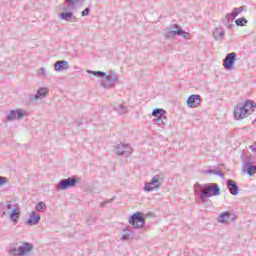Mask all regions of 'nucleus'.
<instances>
[{
	"label": "nucleus",
	"instance_id": "13",
	"mask_svg": "<svg viewBox=\"0 0 256 256\" xmlns=\"http://www.w3.org/2000/svg\"><path fill=\"white\" fill-rule=\"evenodd\" d=\"M49 94V89L41 87L37 90L36 94L31 96V101H43L45 97Z\"/></svg>",
	"mask_w": 256,
	"mask_h": 256
},
{
	"label": "nucleus",
	"instance_id": "21",
	"mask_svg": "<svg viewBox=\"0 0 256 256\" xmlns=\"http://www.w3.org/2000/svg\"><path fill=\"white\" fill-rule=\"evenodd\" d=\"M124 235L121 236V241H129L131 235H133V229L131 227L127 226L122 229Z\"/></svg>",
	"mask_w": 256,
	"mask_h": 256
},
{
	"label": "nucleus",
	"instance_id": "33",
	"mask_svg": "<svg viewBox=\"0 0 256 256\" xmlns=\"http://www.w3.org/2000/svg\"><path fill=\"white\" fill-rule=\"evenodd\" d=\"M214 175H218V177H223V173H221L219 170L217 169H213V172H212Z\"/></svg>",
	"mask_w": 256,
	"mask_h": 256
},
{
	"label": "nucleus",
	"instance_id": "19",
	"mask_svg": "<svg viewBox=\"0 0 256 256\" xmlns=\"http://www.w3.org/2000/svg\"><path fill=\"white\" fill-rule=\"evenodd\" d=\"M243 9H245V6L234 8L232 13L226 14L227 21H233V19H235V17H237L239 13H243Z\"/></svg>",
	"mask_w": 256,
	"mask_h": 256
},
{
	"label": "nucleus",
	"instance_id": "8",
	"mask_svg": "<svg viewBox=\"0 0 256 256\" xmlns=\"http://www.w3.org/2000/svg\"><path fill=\"white\" fill-rule=\"evenodd\" d=\"M128 223L134 228V229H141V227L145 226V218H143V213L136 212L134 213L129 219Z\"/></svg>",
	"mask_w": 256,
	"mask_h": 256
},
{
	"label": "nucleus",
	"instance_id": "17",
	"mask_svg": "<svg viewBox=\"0 0 256 256\" xmlns=\"http://www.w3.org/2000/svg\"><path fill=\"white\" fill-rule=\"evenodd\" d=\"M227 189L230 191L231 195H239V186L237 185V182L227 180Z\"/></svg>",
	"mask_w": 256,
	"mask_h": 256
},
{
	"label": "nucleus",
	"instance_id": "11",
	"mask_svg": "<svg viewBox=\"0 0 256 256\" xmlns=\"http://www.w3.org/2000/svg\"><path fill=\"white\" fill-rule=\"evenodd\" d=\"M117 155H125L126 157L131 155V153H133V148H131V146L129 144H117L114 147Z\"/></svg>",
	"mask_w": 256,
	"mask_h": 256
},
{
	"label": "nucleus",
	"instance_id": "26",
	"mask_svg": "<svg viewBox=\"0 0 256 256\" xmlns=\"http://www.w3.org/2000/svg\"><path fill=\"white\" fill-rule=\"evenodd\" d=\"M116 111L117 113H119V115H125V113H127V108L126 106H124L123 104H119L118 106H116Z\"/></svg>",
	"mask_w": 256,
	"mask_h": 256
},
{
	"label": "nucleus",
	"instance_id": "9",
	"mask_svg": "<svg viewBox=\"0 0 256 256\" xmlns=\"http://www.w3.org/2000/svg\"><path fill=\"white\" fill-rule=\"evenodd\" d=\"M29 113L23 109L12 110L7 115V121H21V119L28 117Z\"/></svg>",
	"mask_w": 256,
	"mask_h": 256
},
{
	"label": "nucleus",
	"instance_id": "22",
	"mask_svg": "<svg viewBox=\"0 0 256 256\" xmlns=\"http://www.w3.org/2000/svg\"><path fill=\"white\" fill-rule=\"evenodd\" d=\"M247 171V174L250 175V177H253L256 173V166L252 165L251 163H246V165L243 167V171Z\"/></svg>",
	"mask_w": 256,
	"mask_h": 256
},
{
	"label": "nucleus",
	"instance_id": "28",
	"mask_svg": "<svg viewBox=\"0 0 256 256\" xmlns=\"http://www.w3.org/2000/svg\"><path fill=\"white\" fill-rule=\"evenodd\" d=\"M155 121L159 127H163V125H167V118L165 117L163 118V116L160 118H156Z\"/></svg>",
	"mask_w": 256,
	"mask_h": 256
},
{
	"label": "nucleus",
	"instance_id": "6",
	"mask_svg": "<svg viewBox=\"0 0 256 256\" xmlns=\"http://www.w3.org/2000/svg\"><path fill=\"white\" fill-rule=\"evenodd\" d=\"M33 249H35V246H33V244L28 242H22L19 247H11L8 252L10 255L13 256H31L33 255Z\"/></svg>",
	"mask_w": 256,
	"mask_h": 256
},
{
	"label": "nucleus",
	"instance_id": "7",
	"mask_svg": "<svg viewBox=\"0 0 256 256\" xmlns=\"http://www.w3.org/2000/svg\"><path fill=\"white\" fill-rule=\"evenodd\" d=\"M164 177L163 174H156L152 177L149 182L145 183L144 191L146 193H151V191H155L157 189H161V185H163Z\"/></svg>",
	"mask_w": 256,
	"mask_h": 256
},
{
	"label": "nucleus",
	"instance_id": "20",
	"mask_svg": "<svg viewBox=\"0 0 256 256\" xmlns=\"http://www.w3.org/2000/svg\"><path fill=\"white\" fill-rule=\"evenodd\" d=\"M21 216V211H19V206L17 208H14V210L10 211V220L14 225H17L19 223V217Z\"/></svg>",
	"mask_w": 256,
	"mask_h": 256
},
{
	"label": "nucleus",
	"instance_id": "15",
	"mask_svg": "<svg viewBox=\"0 0 256 256\" xmlns=\"http://www.w3.org/2000/svg\"><path fill=\"white\" fill-rule=\"evenodd\" d=\"M212 35L214 37V40L219 41L220 43H221V41H223V39H225V31L223 30V27H221V26L215 28L212 32Z\"/></svg>",
	"mask_w": 256,
	"mask_h": 256
},
{
	"label": "nucleus",
	"instance_id": "2",
	"mask_svg": "<svg viewBox=\"0 0 256 256\" xmlns=\"http://www.w3.org/2000/svg\"><path fill=\"white\" fill-rule=\"evenodd\" d=\"M87 73L90 75H94L95 77H99L102 79L100 82V87L103 89H114L117 83H119V74L117 72L110 70L108 73L102 71H93L88 70Z\"/></svg>",
	"mask_w": 256,
	"mask_h": 256
},
{
	"label": "nucleus",
	"instance_id": "31",
	"mask_svg": "<svg viewBox=\"0 0 256 256\" xmlns=\"http://www.w3.org/2000/svg\"><path fill=\"white\" fill-rule=\"evenodd\" d=\"M89 13H91V9L86 8L85 10H83L81 12V17H87V16H89Z\"/></svg>",
	"mask_w": 256,
	"mask_h": 256
},
{
	"label": "nucleus",
	"instance_id": "3",
	"mask_svg": "<svg viewBox=\"0 0 256 256\" xmlns=\"http://www.w3.org/2000/svg\"><path fill=\"white\" fill-rule=\"evenodd\" d=\"M85 0H66V6H64L62 9L66 12H63L59 15L60 19H63V21H69V23H77L79 21L78 18H76L75 15H73L72 12L73 9H77L79 5H81Z\"/></svg>",
	"mask_w": 256,
	"mask_h": 256
},
{
	"label": "nucleus",
	"instance_id": "34",
	"mask_svg": "<svg viewBox=\"0 0 256 256\" xmlns=\"http://www.w3.org/2000/svg\"><path fill=\"white\" fill-rule=\"evenodd\" d=\"M249 149H251V151H253V153H255L256 156V145H251Z\"/></svg>",
	"mask_w": 256,
	"mask_h": 256
},
{
	"label": "nucleus",
	"instance_id": "12",
	"mask_svg": "<svg viewBox=\"0 0 256 256\" xmlns=\"http://www.w3.org/2000/svg\"><path fill=\"white\" fill-rule=\"evenodd\" d=\"M236 59L237 54L235 52L227 54L224 59V69H227V71H231V69H233V65H235Z\"/></svg>",
	"mask_w": 256,
	"mask_h": 256
},
{
	"label": "nucleus",
	"instance_id": "30",
	"mask_svg": "<svg viewBox=\"0 0 256 256\" xmlns=\"http://www.w3.org/2000/svg\"><path fill=\"white\" fill-rule=\"evenodd\" d=\"M19 206L11 201L6 203V209L7 211H14L16 208H18Z\"/></svg>",
	"mask_w": 256,
	"mask_h": 256
},
{
	"label": "nucleus",
	"instance_id": "18",
	"mask_svg": "<svg viewBox=\"0 0 256 256\" xmlns=\"http://www.w3.org/2000/svg\"><path fill=\"white\" fill-rule=\"evenodd\" d=\"M41 221V215L37 214V212L32 211L30 213L29 219L27 220L28 225H38Z\"/></svg>",
	"mask_w": 256,
	"mask_h": 256
},
{
	"label": "nucleus",
	"instance_id": "4",
	"mask_svg": "<svg viewBox=\"0 0 256 256\" xmlns=\"http://www.w3.org/2000/svg\"><path fill=\"white\" fill-rule=\"evenodd\" d=\"M253 107H255L253 101L237 104V106L234 107V119L241 121L242 119L249 117V115L253 113Z\"/></svg>",
	"mask_w": 256,
	"mask_h": 256
},
{
	"label": "nucleus",
	"instance_id": "35",
	"mask_svg": "<svg viewBox=\"0 0 256 256\" xmlns=\"http://www.w3.org/2000/svg\"><path fill=\"white\" fill-rule=\"evenodd\" d=\"M205 173H206L207 175H211V173H213V169L206 170Z\"/></svg>",
	"mask_w": 256,
	"mask_h": 256
},
{
	"label": "nucleus",
	"instance_id": "27",
	"mask_svg": "<svg viewBox=\"0 0 256 256\" xmlns=\"http://www.w3.org/2000/svg\"><path fill=\"white\" fill-rule=\"evenodd\" d=\"M39 77L49 79V74L47 73V69L45 67H42L38 70Z\"/></svg>",
	"mask_w": 256,
	"mask_h": 256
},
{
	"label": "nucleus",
	"instance_id": "5",
	"mask_svg": "<svg viewBox=\"0 0 256 256\" xmlns=\"http://www.w3.org/2000/svg\"><path fill=\"white\" fill-rule=\"evenodd\" d=\"M182 37L183 39H191V34L181 29V26L177 24H171L164 30L165 39H171L173 37Z\"/></svg>",
	"mask_w": 256,
	"mask_h": 256
},
{
	"label": "nucleus",
	"instance_id": "16",
	"mask_svg": "<svg viewBox=\"0 0 256 256\" xmlns=\"http://www.w3.org/2000/svg\"><path fill=\"white\" fill-rule=\"evenodd\" d=\"M54 68L57 72L67 71V69H69V62L65 60L56 61L54 63Z\"/></svg>",
	"mask_w": 256,
	"mask_h": 256
},
{
	"label": "nucleus",
	"instance_id": "14",
	"mask_svg": "<svg viewBox=\"0 0 256 256\" xmlns=\"http://www.w3.org/2000/svg\"><path fill=\"white\" fill-rule=\"evenodd\" d=\"M200 104H201V96L200 95L192 94L187 99L188 107L195 108V107H199Z\"/></svg>",
	"mask_w": 256,
	"mask_h": 256
},
{
	"label": "nucleus",
	"instance_id": "24",
	"mask_svg": "<svg viewBox=\"0 0 256 256\" xmlns=\"http://www.w3.org/2000/svg\"><path fill=\"white\" fill-rule=\"evenodd\" d=\"M35 209L39 213H43V212L47 211V205L45 204V202H38L35 206Z\"/></svg>",
	"mask_w": 256,
	"mask_h": 256
},
{
	"label": "nucleus",
	"instance_id": "32",
	"mask_svg": "<svg viewBox=\"0 0 256 256\" xmlns=\"http://www.w3.org/2000/svg\"><path fill=\"white\" fill-rule=\"evenodd\" d=\"M7 178L0 176V187H3V185H7Z\"/></svg>",
	"mask_w": 256,
	"mask_h": 256
},
{
	"label": "nucleus",
	"instance_id": "23",
	"mask_svg": "<svg viewBox=\"0 0 256 256\" xmlns=\"http://www.w3.org/2000/svg\"><path fill=\"white\" fill-rule=\"evenodd\" d=\"M218 223H227L229 221V212L221 213L217 218Z\"/></svg>",
	"mask_w": 256,
	"mask_h": 256
},
{
	"label": "nucleus",
	"instance_id": "1",
	"mask_svg": "<svg viewBox=\"0 0 256 256\" xmlns=\"http://www.w3.org/2000/svg\"><path fill=\"white\" fill-rule=\"evenodd\" d=\"M194 193L199 197L201 203L205 205L209 202V197H217L221 195V188L216 183H210L205 185L196 184L194 186Z\"/></svg>",
	"mask_w": 256,
	"mask_h": 256
},
{
	"label": "nucleus",
	"instance_id": "25",
	"mask_svg": "<svg viewBox=\"0 0 256 256\" xmlns=\"http://www.w3.org/2000/svg\"><path fill=\"white\" fill-rule=\"evenodd\" d=\"M164 113H166V111L161 108H156L152 111L153 117H156L157 119L163 117Z\"/></svg>",
	"mask_w": 256,
	"mask_h": 256
},
{
	"label": "nucleus",
	"instance_id": "29",
	"mask_svg": "<svg viewBox=\"0 0 256 256\" xmlns=\"http://www.w3.org/2000/svg\"><path fill=\"white\" fill-rule=\"evenodd\" d=\"M235 24H236L238 27H245V25H247V19H245V18H238V19L235 21Z\"/></svg>",
	"mask_w": 256,
	"mask_h": 256
},
{
	"label": "nucleus",
	"instance_id": "10",
	"mask_svg": "<svg viewBox=\"0 0 256 256\" xmlns=\"http://www.w3.org/2000/svg\"><path fill=\"white\" fill-rule=\"evenodd\" d=\"M75 185H77V177L62 179L59 182L57 189L58 191H67V189L75 187Z\"/></svg>",
	"mask_w": 256,
	"mask_h": 256
}]
</instances>
